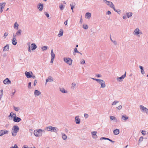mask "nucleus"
<instances>
[{"instance_id": "473e14b6", "label": "nucleus", "mask_w": 148, "mask_h": 148, "mask_svg": "<svg viewBox=\"0 0 148 148\" xmlns=\"http://www.w3.org/2000/svg\"><path fill=\"white\" fill-rule=\"evenodd\" d=\"M76 85V84L75 83H73L71 84V88L73 90L75 89Z\"/></svg>"}, {"instance_id": "603ef678", "label": "nucleus", "mask_w": 148, "mask_h": 148, "mask_svg": "<svg viewBox=\"0 0 148 148\" xmlns=\"http://www.w3.org/2000/svg\"><path fill=\"white\" fill-rule=\"evenodd\" d=\"M16 36H17V35L16 34H15L14 33H13V37H12V39H16Z\"/></svg>"}, {"instance_id": "49530a36", "label": "nucleus", "mask_w": 148, "mask_h": 148, "mask_svg": "<svg viewBox=\"0 0 148 148\" xmlns=\"http://www.w3.org/2000/svg\"><path fill=\"white\" fill-rule=\"evenodd\" d=\"M31 82H30L28 83V88L29 89H31L32 88Z\"/></svg>"}, {"instance_id": "412c9836", "label": "nucleus", "mask_w": 148, "mask_h": 148, "mask_svg": "<svg viewBox=\"0 0 148 148\" xmlns=\"http://www.w3.org/2000/svg\"><path fill=\"white\" fill-rule=\"evenodd\" d=\"M60 90L63 93H66L68 92L67 91L65 90L64 89L62 88H60Z\"/></svg>"}, {"instance_id": "a18cd8bd", "label": "nucleus", "mask_w": 148, "mask_h": 148, "mask_svg": "<svg viewBox=\"0 0 148 148\" xmlns=\"http://www.w3.org/2000/svg\"><path fill=\"white\" fill-rule=\"evenodd\" d=\"M85 62L84 60L82 59L80 62V63L81 64H85Z\"/></svg>"}, {"instance_id": "f257e3e1", "label": "nucleus", "mask_w": 148, "mask_h": 148, "mask_svg": "<svg viewBox=\"0 0 148 148\" xmlns=\"http://www.w3.org/2000/svg\"><path fill=\"white\" fill-rule=\"evenodd\" d=\"M19 128L17 125L14 126L12 130L11 133L12 135L13 136H15L16 135L17 133L18 132Z\"/></svg>"}, {"instance_id": "f704fd0d", "label": "nucleus", "mask_w": 148, "mask_h": 148, "mask_svg": "<svg viewBox=\"0 0 148 148\" xmlns=\"http://www.w3.org/2000/svg\"><path fill=\"white\" fill-rule=\"evenodd\" d=\"M51 58H54L55 57V55L53 53V50L52 49L51 50Z\"/></svg>"}, {"instance_id": "f3484780", "label": "nucleus", "mask_w": 148, "mask_h": 148, "mask_svg": "<svg viewBox=\"0 0 148 148\" xmlns=\"http://www.w3.org/2000/svg\"><path fill=\"white\" fill-rule=\"evenodd\" d=\"M110 118L111 120H114V122H115L117 123L118 122L117 119L116 117L114 116H110Z\"/></svg>"}, {"instance_id": "4468645a", "label": "nucleus", "mask_w": 148, "mask_h": 148, "mask_svg": "<svg viewBox=\"0 0 148 148\" xmlns=\"http://www.w3.org/2000/svg\"><path fill=\"white\" fill-rule=\"evenodd\" d=\"M41 94V92L38 90H36L34 91V95L35 97H37Z\"/></svg>"}, {"instance_id": "37998d69", "label": "nucleus", "mask_w": 148, "mask_h": 148, "mask_svg": "<svg viewBox=\"0 0 148 148\" xmlns=\"http://www.w3.org/2000/svg\"><path fill=\"white\" fill-rule=\"evenodd\" d=\"M8 35V34L7 32H5L4 34L3 37L4 38H5Z\"/></svg>"}, {"instance_id": "c756f323", "label": "nucleus", "mask_w": 148, "mask_h": 148, "mask_svg": "<svg viewBox=\"0 0 148 148\" xmlns=\"http://www.w3.org/2000/svg\"><path fill=\"white\" fill-rule=\"evenodd\" d=\"M16 115V114L15 113H13L12 112L10 113V114L8 116V117H10L12 118H14V116H15Z\"/></svg>"}, {"instance_id": "58836bf2", "label": "nucleus", "mask_w": 148, "mask_h": 148, "mask_svg": "<svg viewBox=\"0 0 148 148\" xmlns=\"http://www.w3.org/2000/svg\"><path fill=\"white\" fill-rule=\"evenodd\" d=\"M2 131L3 132V134H8L9 131L6 130H3Z\"/></svg>"}, {"instance_id": "a19ab883", "label": "nucleus", "mask_w": 148, "mask_h": 148, "mask_svg": "<svg viewBox=\"0 0 148 148\" xmlns=\"http://www.w3.org/2000/svg\"><path fill=\"white\" fill-rule=\"evenodd\" d=\"M88 26L86 25H83V28L85 29H87L88 28Z\"/></svg>"}, {"instance_id": "f03ea898", "label": "nucleus", "mask_w": 148, "mask_h": 148, "mask_svg": "<svg viewBox=\"0 0 148 148\" xmlns=\"http://www.w3.org/2000/svg\"><path fill=\"white\" fill-rule=\"evenodd\" d=\"M92 79L97 81V82L101 85V88H104L106 86L105 81L103 80L98 79L96 78H92Z\"/></svg>"}, {"instance_id": "79ce46f5", "label": "nucleus", "mask_w": 148, "mask_h": 148, "mask_svg": "<svg viewBox=\"0 0 148 148\" xmlns=\"http://www.w3.org/2000/svg\"><path fill=\"white\" fill-rule=\"evenodd\" d=\"M119 101H115L114 102H113L112 104V105H116L117 103H118Z\"/></svg>"}, {"instance_id": "ddd939ff", "label": "nucleus", "mask_w": 148, "mask_h": 148, "mask_svg": "<svg viewBox=\"0 0 148 148\" xmlns=\"http://www.w3.org/2000/svg\"><path fill=\"white\" fill-rule=\"evenodd\" d=\"M53 79L51 76H49L48 77V79H46V82L45 84H46L48 82H53Z\"/></svg>"}, {"instance_id": "ea45409f", "label": "nucleus", "mask_w": 148, "mask_h": 148, "mask_svg": "<svg viewBox=\"0 0 148 148\" xmlns=\"http://www.w3.org/2000/svg\"><path fill=\"white\" fill-rule=\"evenodd\" d=\"M13 107L14 110L16 112L20 110V108L18 107L14 106Z\"/></svg>"}, {"instance_id": "c03bdc74", "label": "nucleus", "mask_w": 148, "mask_h": 148, "mask_svg": "<svg viewBox=\"0 0 148 148\" xmlns=\"http://www.w3.org/2000/svg\"><path fill=\"white\" fill-rule=\"evenodd\" d=\"M144 138L143 136L141 137L139 139L138 141V143H140V142H141L143 140Z\"/></svg>"}, {"instance_id": "69168bd1", "label": "nucleus", "mask_w": 148, "mask_h": 148, "mask_svg": "<svg viewBox=\"0 0 148 148\" xmlns=\"http://www.w3.org/2000/svg\"><path fill=\"white\" fill-rule=\"evenodd\" d=\"M108 139H107V140L110 141L112 143H114V141H113V140H111L110 139H109V138H108Z\"/></svg>"}, {"instance_id": "4be33fe9", "label": "nucleus", "mask_w": 148, "mask_h": 148, "mask_svg": "<svg viewBox=\"0 0 148 148\" xmlns=\"http://www.w3.org/2000/svg\"><path fill=\"white\" fill-rule=\"evenodd\" d=\"M31 45L32 50H34L37 48V46L35 43L32 44Z\"/></svg>"}, {"instance_id": "72a5a7b5", "label": "nucleus", "mask_w": 148, "mask_h": 148, "mask_svg": "<svg viewBox=\"0 0 148 148\" xmlns=\"http://www.w3.org/2000/svg\"><path fill=\"white\" fill-rule=\"evenodd\" d=\"M18 24L16 22L14 24V27L15 29H17L18 28Z\"/></svg>"}, {"instance_id": "3c124183", "label": "nucleus", "mask_w": 148, "mask_h": 148, "mask_svg": "<svg viewBox=\"0 0 148 148\" xmlns=\"http://www.w3.org/2000/svg\"><path fill=\"white\" fill-rule=\"evenodd\" d=\"M84 116L86 119L89 116V115H88V114H87L85 113L84 114Z\"/></svg>"}, {"instance_id": "bb28decb", "label": "nucleus", "mask_w": 148, "mask_h": 148, "mask_svg": "<svg viewBox=\"0 0 148 148\" xmlns=\"http://www.w3.org/2000/svg\"><path fill=\"white\" fill-rule=\"evenodd\" d=\"M61 134L62 136V138L64 140H66L67 139L66 135L64 133L62 132L61 133Z\"/></svg>"}, {"instance_id": "cd10ccee", "label": "nucleus", "mask_w": 148, "mask_h": 148, "mask_svg": "<svg viewBox=\"0 0 148 148\" xmlns=\"http://www.w3.org/2000/svg\"><path fill=\"white\" fill-rule=\"evenodd\" d=\"M22 33V30L21 29H19L18 30V31L16 32V34L18 36H20L21 35Z\"/></svg>"}, {"instance_id": "5701e85b", "label": "nucleus", "mask_w": 148, "mask_h": 148, "mask_svg": "<svg viewBox=\"0 0 148 148\" xmlns=\"http://www.w3.org/2000/svg\"><path fill=\"white\" fill-rule=\"evenodd\" d=\"M125 15L128 18H129L130 17L132 16L133 14L132 12H126Z\"/></svg>"}, {"instance_id": "423d86ee", "label": "nucleus", "mask_w": 148, "mask_h": 148, "mask_svg": "<svg viewBox=\"0 0 148 148\" xmlns=\"http://www.w3.org/2000/svg\"><path fill=\"white\" fill-rule=\"evenodd\" d=\"M64 61L65 62L70 65L72 64L73 60L69 58H64Z\"/></svg>"}, {"instance_id": "9b49d317", "label": "nucleus", "mask_w": 148, "mask_h": 148, "mask_svg": "<svg viewBox=\"0 0 148 148\" xmlns=\"http://www.w3.org/2000/svg\"><path fill=\"white\" fill-rule=\"evenodd\" d=\"M3 82L4 84H10L11 81L8 78H6L3 80Z\"/></svg>"}, {"instance_id": "de8ad7c7", "label": "nucleus", "mask_w": 148, "mask_h": 148, "mask_svg": "<svg viewBox=\"0 0 148 148\" xmlns=\"http://www.w3.org/2000/svg\"><path fill=\"white\" fill-rule=\"evenodd\" d=\"M75 52L77 53H79V51H78L76 47L74 49L73 54Z\"/></svg>"}, {"instance_id": "aec40b11", "label": "nucleus", "mask_w": 148, "mask_h": 148, "mask_svg": "<svg viewBox=\"0 0 148 148\" xmlns=\"http://www.w3.org/2000/svg\"><path fill=\"white\" fill-rule=\"evenodd\" d=\"M113 134L115 135H117L119 133V130L117 129H116L115 130H114Z\"/></svg>"}, {"instance_id": "8fccbe9b", "label": "nucleus", "mask_w": 148, "mask_h": 148, "mask_svg": "<svg viewBox=\"0 0 148 148\" xmlns=\"http://www.w3.org/2000/svg\"><path fill=\"white\" fill-rule=\"evenodd\" d=\"M122 106L121 105H120L117 107L116 108L118 110H120L122 109Z\"/></svg>"}, {"instance_id": "2eb2a0df", "label": "nucleus", "mask_w": 148, "mask_h": 148, "mask_svg": "<svg viewBox=\"0 0 148 148\" xmlns=\"http://www.w3.org/2000/svg\"><path fill=\"white\" fill-rule=\"evenodd\" d=\"M25 74L26 77L28 78H30L32 77V75H31L29 72L25 71Z\"/></svg>"}, {"instance_id": "680f3d73", "label": "nucleus", "mask_w": 148, "mask_h": 148, "mask_svg": "<svg viewBox=\"0 0 148 148\" xmlns=\"http://www.w3.org/2000/svg\"><path fill=\"white\" fill-rule=\"evenodd\" d=\"M37 83V80L36 79L34 81V86H35L36 84Z\"/></svg>"}, {"instance_id": "4c0bfd02", "label": "nucleus", "mask_w": 148, "mask_h": 148, "mask_svg": "<svg viewBox=\"0 0 148 148\" xmlns=\"http://www.w3.org/2000/svg\"><path fill=\"white\" fill-rule=\"evenodd\" d=\"M48 47L47 46H43L41 47V49L42 51H45L47 49Z\"/></svg>"}, {"instance_id": "0e129e2a", "label": "nucleus", "mask_w": 148, "mask_h": 148, "mask_svg": "<svg viewBox=\"0 0 148 148\" xmlns=\"http://www.w3.org/2000/svg\"><path fill=\"white\" fill-rule=\"evenodd\" d=\"M108 139H107V140L110 141L112 143H114V141H113V140H111L110 139H109V138H108Z\"/></svg>"}, {"instance_id": "9d476101", "label": "nucleus", "mask_w": 148, "mask_h": 148, "mask_svg": "<svg viewBox=\"0 0 148 148\" xmlns=\"http://www.w3.org/2000/svg\"><path fill=\"white\" fill-rule=\"evenodd\" d=\"M21 120V119L17 116L16 115L14 116L13 118V121L15 122L18 123Z\"/></svg>"}, {"instance_id": "c9c22d12", "label": "nucleus", "mask_w": 148, "mask_h": 148, "mask_svg": "<svg viewBox=\"0 0 148 148\" xmlns=\"http://www.w3.org/2000/svg\"><path fill=\"white\" fill-rule=\"evenodd\" d=\"M43 4L40 3L38 4V7L39 9H43Z\"/></svg>"}, {"instance_id": "bf43d9fd", "label": "nucleus", "mask_w": 148, "mask_h": 148, "mask_svg": "<svg viewBox=\"0 0 148 148\" xmlns=\"http://www.w3.org/2000/svg\"><path fill=\"white\" fill-rule=\"evenodd\" d=\"M112 42L113 43L114 45H117V42L116 41L112 40Z\"/></svg>"}, {"instance_id": "393cba45", "label": "nucleus", "mask_w": 148, "mask_h": 148, "mask_svg": "<svg viewBox=\"0 0 148 148\" xmlns=\"http://www.w3.org/2000/svg\"><path fill=\"white\" fill-rule=\"evenodd\" d=\"M139 67L140 69L141 73L142 75H144L145 73V72L144 71L143 67L142 66L140 65L139 66Z\"/></svg>"}, {"instance_id": "a211bd4d", "label": "nucleus", "mask_w": 148, "mask_h": 148, "mask_svg": "<svg viewBox=\"0 0 148 148\" xmlns=\"http://www.w3.org/2000/svg\"><path fill=\"white\" fill-rule=\"evenodd\" d=\"M128 117L126 115H124L122 116L121 119L122 120H124V121H126L128 119Z\"/></svg>"}, {"instance_id": "052dcab7", "label": "nucleus", "mask_w": 148, "mask_h": 148, "mask_svg": "<svg viewBox=\"0 0 148 148\" xmlns=\"http://www.w3.org/2000/svg\"><path fill=\"white\" fill-rule=\"evenodd\" d=\"M115 11L117 12L119 14H120L121 13L120 10H114Z\"/></svg>"}, {"instance_id": "c85d7f7f", "label": "nucleus", "mask_w": 148, "mask_h": 148, "mask_svg": "<svg viewBox=\"0 0 148 148\" xmlns=\"http://www.w3.org/2000/svg\"><path fill=\"white\" fill-rule=\"evenodd\" d=\"M16 40V39H12V42L13 45H16L17 43Z\"/></svg>"}, {"instance_id": "4d7b16f0", "label": "nucleus", "mask_w": 148, "mask_h": 148, "mask_svg": "<svg viewBox=\"0 0 148 148\" xmlns=\"http://www.w3.org/2000/svg\"><path fill=\"white\" fill-rule=\"evenodd\" d=\"M108 139V138H105V137H101L100 139V140H107Z\"/></svg>"}, {"instance_id": "e433bc0d", "label": "nucleus", "mask_w": 148, "mask_h": 148, "mask_svg": "<svg viewBox=\"0 0 148 148\" xmlns=\"http://www.w3.org/2000/svg\"><path fill=\"white\" fill-rule=\"evenodd\" d=\"M3 95V90H1L0 91V99L1 100V98L2 97Z\"/></svg>"}, {"instance_id": "20e7f679", "label": "nucleus", "mask_w": 148, "mask_h": 148, "mask_svg": "<svg viewBox=\"0 0 148 148\" xmlns=\"http://www.w3.org/2000/svg\"><path fill=\"white\" fill-rule=\"evenodd\" d=\"M133 34L136 35L138 37H140V35L143 34L142 32L138 28H136L133 32Z\"/></svg>"}, {"instance_id": "864d4df0", "label": "nucleus", "mask_w": 148, "mask_h": 148, "mask_svg": "<svg viewBox=\"0 0 148 148\" xmlns=\"http://www.w3.org/2000/svg\"><path fill=\"white\" fill-rule=\"evenodd\" d=\"M3 135V132L2 131V130H0V136H2Z\"/></svg>"}, {"instance_id": "dca6fc26", "label": "nucleus", "mask_w": 148, "mask_h": 148, "mask_svg": "<svg viewBox=\"0 0 148 148\" xmlns=\"http://www.w3.org/2000/svg\"><path fill=\"white\" fill-rule=\"evenodd\" d=\"M51 132L57 133L59 131V129L56 127H52Z\"/></svg>"}, {"instance_id": "39448f33", "label": "nucleus", "mask_w": 148, "mask_h": 148, "mask_svg": "<svg viewBox=\"0 0 148 148\" xmlns=\"http://www.w3.org/2000/svg\"><path fill=\"white\" fill-rule=\"evenodd\" d=\"M140 108L142 112L145 113L146 114L148 115V108L142 105L140 106Z\"/></svg>"}, {"instance_id": "774afa93", "label": "nucleus", "mask_w": 148, "mask_h": 148, "mask_svg": "<svg viewBox=\"0 0 148 148\" xmlns=\"http://www.w3.org/2000/svg\"><path fill=\"white\" fill-rule=\"evenodd\" d=\"M74 5H73V4L71 5V9H73L74 8Z\"/></svg>"}, {"instance_id": "338daca9", "label": "nucleus", "mask_w": 148, "mask_h": 148, "mask_svg": "<svg viewBox=\"0 0 148 148\" xmlns=\"http://www.w3.org/2000/svg\"><path fill=\"white\" fill-rule=\"evenodd\" d=\"M127 17L126 15H125L123 16V18L124 19H126L127 18Z\"/></svg>"}, {"instance_id": "6e6d98bb", "label": "nucleus", "mask_w": 148, "mask_h": 148, "mask_svg": "<svg viewBox=\"0 0 148 148\" xmlns=\"http://www.w3.org/2000/svg\"><path fill=\"white\" fill-rule=\"evenodd\" d=\"M10 148H18V147L15 144L14 146L11 147Z\"/></svg>"}, {"instance_id": "7c9ffc66", "label": "nucleus", "mask_w": 148, "mask_h": 148, "mask_svg": "<svg viewBox=\"0 0 148 148\" xmlns=\"http://www.w3.org/2000/svg\"><path fill=\"white\" fill-rule=\"evenodd\" d=\"M5 5V3H0V9H3Z\"/></svg>"}, {"instance_id": "6e6552de", "label": "nucleus", "mask_w": 148, "mask_h": 148, "mask_svg": "<svg viewBox=\"0 0 148 148\" xmlns=\"http://www.w3.org/2000/svg\"><path fill=\"white\" fill-rule=\"evenodd\" d=\"M126 73L125 72V73L123 75H122L121 77H118L116 78V80L118 81L121 82L123 81V80L126 77Z\"/></svg>"}, {"instance_id": "b1692460", "label": "nucleus", "mask_w": 148, "mask_h": 148, "mask_svg": "<svg viewBox=\"0 0 148 148\" xmlns=\"http://www.w3.org/2000/svg\"><path fill=\"white\" fill-rule=\"evenodd\" d=\"M86 18H90L91 16V14L90 13L87 12L85 14Z\"/></svg>"}, {"instance_id": "f8f14e48", "label": "nucleus", "mask_w": 148, "mask_h": 148, "mask_svg": "<svg viewBox=\"0 0 148 148\" xmlns=\"http://www.w3.org/2000/svg\"><path fill=\"white\" fill-rule=\"evenodd\" d=\"M79 116H77L75 118V122L76 124H79L80 123V119H79Z\"/></svg>"}, {"instance_id": "6ab92c4d", "label": "nucleus", "mask_w": 148, "mask_h": 148, "mask_svg": "<svg viewBox=\"0 0 148 148\" xmlns=\"http://www.w3.org/2000/svg\"><path fill=\"white\" fill-rule=\"evenodd\" d=\"M9 46L8 44L6 45L5 46L3 47V51H8L9 50Z\"/></svg>"}, {"instance_id": "0eeeda50", "label": "nucleus", "mask_w": 148, "mask_h": 148, "mask_svg": "<svg viewBox=\"0 0 148 148\" xmlns=\"http://www.w3.org/2000/svg\"><path fill=\"white\" fill-rule=\"evenodd\" d=\"M104 2L106 1V3L107 5L110 6L112 8L114 9V6L113 3L111 2L107 1L106 0H104Z\"/></svg>"}, {"instance_id": "a878e982", "label": "nucleus", "mask_w": 148, "mask_h": 148, "mask_svg": "<svg viewBox=\"0 0 148 148\" xmlns=\"http://www.w3.org/2000/svg\"><path fill=\"white\" fill-rule=\"evenodd\" d=\"M63 34V30L62 29H60L59 31V33L58 35V36L60 37L62 36Z\"/></svg>"}, {"instance_id": "2f4dec72", "label": "nucleus", "mask_w": 148, "mask_h": 148, "mask_svg": "<svg viewBox=\"0 0 148 148\" xmlns=\"http://www.w3.org/2000/svg\"><path fill=\"white\" fill-rule=\"evenodd\" d=\"M52 126H48L46 127L45 129H47V131H49V132H51L52 131Z\"/></svg>"}, {"instance_id": "13d9d810", "label": "nucleus", "mask_w": 148, "mask_h": 148, "mask_svg": "<svg viewBox=\"0 0 148 148\" xmlns=\"http://www.w3.org/2000/svg\"><path fill=\"white\" fill-rule=\"evenodd\" d=\"M111 14V12L110 11H108L106 13V14L107 15H109Z\"/></svg>"}, {"instance_id": "5fc2aeb1", "label": "nucleus", "mask_w": 148, "mask_h": 148, "mask_svg": "<svg viewBox=\"0 0 148 148\" xmlns=\"http://www.w3.org/2000/svg\"><path fill=\"white\" fill-rule=\"evenodd\" d=\"M146 131H142V132H141V133L142 134L144 135V136H145L146 135Z\"/></svg>"}, {"instance_id": "1a4fd4ad", "label": "nucleus", "mask_w": 148, "mask_h": 148, "mask_svg": "<svg viewBox=\"0 0 148 148\" xmlns=\"http://www.w3.org/2000/svg\"><path fill=\"white\" fill-rule=\"evenodd\" d=\"M97 132L96 131L92 132H91V135L93 138L96 139L97 138Z\"/></svg>"}, {"instance_id": "7ed1b4c3", "label": "nucleus", "mask_w": 148, "mask_h": 148, "mask_svg": "<svg viewBox=\"0 0 148 148\" xmlns=\"http://www.w3.org/2000/svg\"><path fill=\"white\" fill-rule=\"evenodd\" d=\"M44 132V130L41 129H39L37 130H34V134L36 136L39 137L42 136V132Z\"/></svg>"}, {"instance_id": "09e8293b", "label": "nucleus", "mask_w": 148, "mask_h": 148, "mask_svg": "<svg viewBox=\"0 0 148 148\" xmlns=\"http://www.w3.org/2000/svg\"><path fill=\"white\" fill-rule=\"evenodd\" d=\"M44 14H45V15L48 18H49V14L48 13H47V12H44Z\"/></svg>"}, {"instance_id": "e2e57ef3", "label": "nucleus", "mask_w": 148, "mask_h": 148, "mask_svg": "<svg viewBox=\"0 0 148 148\" xmlns=\"http://www.w3.org/2000/svg\"><path fill=\"white\" fill-rule=\"evenodd\" d=\"M23 147V148H32V147H28L27 145H24Z\"/></svg>"}]
</instances>
